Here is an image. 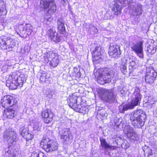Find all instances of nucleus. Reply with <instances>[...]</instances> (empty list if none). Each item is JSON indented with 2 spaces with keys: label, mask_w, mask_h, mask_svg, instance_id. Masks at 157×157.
<instances>
[{
  "label": "nucleus",
  "mask_w": 157,
  "mask_h": 157,
  "mask_svg": "<svg viewBox=\"0 0 157 157\" xmlns=\"http://www.w3.org/2000/svg\"><path fill=\"white\" fill-rule=\"evenodd\" d=\"M72 75L73 77H76L78 78L81 77V75L80 72V67H78V68L77 67H74L72 73Z\"/></svg>",
  "instance_id": "nucleus-31"
},
{
  "label": "nucleus",
  "mask_w": 157,
  "mask_h": 157,
  "mask_svg": "<svg viewBox=\"0 0 157 157\" xmlns=\"http://www.w3.org/2000/svg\"><path fill=\"white\" fill-rule=\"evenodd\" d=\"M103 51V50L100 46L96 47L95 50L92 52L93 60L96 61L100 59Z\"/></svg>",
  "instance_id": "nucleus-20"
},
{
  "label": "nucleus",
  "mask_w": 157,
  "mask_h": 157,
  "mask_svg": "<svg viewBox=\"0 0 157 157\" xmlns=\"http://www.w3.org/2000/svg\"><path fill=\"white\" fill-rule=\"evenodd\" d=\"M61 135L60 138L63 140L64 144H70L72 141L73 138L71 133L67 128H65L59 131Z\"/></svg>",
  "instance_id": "nucleus-16"
},
{
  "label": "nucleus",
  "mask_w": 157,
  "mask_h": 157,
  "mask_svg": "<svg viewBox=\"0 0 157 157\" xmlns=\"http://www.w3.org/2000/svg\"><path fill=\"white\" fill-rule=\"evenodd\" d=\"M23 137L27 141L26 144L28 145L30 143V141L33 138V135L28 132V133H27L26 135Z\"/></svg>",
  "instance_id": "nucleus-38"
},
{
  "label": "nucleus",
  "mask_w": 157,
  "mask_h": 157,
  "mask_svg": "<svg viewBox=\"0 0 157 157\" xmlns=\"http://www.w3.org/2000/svg\"><path fill=\"white\" fill-rule=\"evenodd\" d=\"M17 102V100L14 98L9 95L4 96L1 101L2 106L4 108L14 106Z\"/></svg>",
  "instance_id": "nucleus-15"
},
{
  "label": "nucleus",
  "mask_w": 157,
  "mask_h": 157,
  "mask_svg": "<svg viewBox=\"0 0 157 157\" xmlns=\"http://www.w3.org/2000/svg\"><path fill=\"white\" fill-rule=\"evenodd\" d=\"M150 102H145L144 104L147 106V107L149 109H150L152 107L155 106V99L153 100H151Z\"/></svg>",
  "instance_id": "nucleus-39"
},
{
  "label": "nucleus",
  "mask_w": 157,
  "mask_h": 157,
  "mask_svg": "<svg viewBox=\"0 0 157 157\" xmlns=\"http://www.w3.org/2000/svg\"><path fill=\"white\" fill-rule=\"evenodd\" d=\"M11 78L14 79H17V78L21 80L24 82V81L26 80V77L24 74H21L20 75H18L15 73H13L11 76Z\"/></svg>",
  "instance_id": "nucleus-30"
},
{
  "label": "nucleus",
  "mask_w": 157,
  "mask_h": 157,
  "mask_svg": "<svg viewBox=\"0 0 157 157\" xmlns=\"http://www.w3.org/2000/svg\"><path fill=\"white\" fill-rule=\"evenodd\" d=\"M156 48L155 46L153 44H148L147 47V51L151 54H154L156 52Z\"/></svg>",
  "instance_id": "nucleus-33"
},
{
  "label": "nucleus",
  "mask_w": 157,
  "mask_h": 157,
  "mask_svg": "<svg viewBox=\"0 0 157 157\" xmlns=\"http://www.w3.org/2000/svg\"><path fill=\"white\" fill-rule=\"evenodd\" d=\"M100 140L101 143L100 148L103 150L105 153L108 152L109 150L111 151L115 149L117 146L118 145V143H120L122 140L121 137H119L113 141V143L114 146H111L107 143L105 139L102 137L100 138Z\"/></svg>",
  "instance_id": "nucleus-7"
},
{
  "label": "nucleus",
  "mask_w": 157,
  "mask_h": 157,
  "mask_svg": "<svg viewBox=\"0 0 157 157\" xmlns=\"http://www.w3.org/2000/svg\"><path fill=\"white\" fill-rule=\"evenodd\" d=\"M49 34L50 39L56 43H57L61 40V37L60 34L55 31L50 29L48 32Z\"/></svg>",
  "instance_id": "nucleus-19"
},
{
  "label": "nucleus",
  "mask_w": 157,
  "mask_h": 157,
  "mask_svg": "<svg viewBox=\"0 0 157 157\" xmlns=\"http://www.w3.org/2000/svg\"><path fill=\"white\" fill-rule=\"evenodd\" d=\"M58 28L62 34H64L65 31L63 20L62 18H59L57 21Z\"/></svg>",
  "instance_id": "nucleus-26"
},
{
  "label": "nucleus",
  "mask_w": 157,
  "mask_h": 157,
  "mask_svg": "<svg viewBox=\"0 0 157 157\" xmlns=\"http://www.w3.org/2000/svg\"><path fill=\"white\" fill-rule=\"evenodd\" d=\"M109 55L112 57L117 58L121 54L120 46L116 43L110 44L109 51Z\"/></svg>",
  "instance_id": "nucleus-17"
},
{
  "label": "nucleus",
  "mask_w": 157,
  "mask_h": 157,
  "mask_svg": "<svg viewBox=\"0 0 157 157\" xmlns=\"http://www.w3.org/2000/svg\"><path fill=\"white\" fill-rule=\"evenodd\" d=\"M41 116L44 118V122L46 123H49L52 120L53 114L48 110H44L41 113Z\"/></svg>",
  "instance_id": "nucleus-22"
},
{
  "label": "nucleus",
  "mask_w": 157,
  "mask_h": 157,
  "mask_svg": "<svg viewBox=\"0 0 157 157\" xmlns=\"http://www.w3.org/2000/svg\"><path fill=\"white\" fill-rule=\"evenodd\" d=\"M120 124L118 122L117 119L114 120V126L115 128H118Z\"/></svg>",
  "instance_id": "nucleus-45"
},
{
  "label": "nucleus",
  "mask_w": 157,
  "mask_h": 157,
  "mask_svg": "<svg viewBox=\"0 0 157 157\" xmlns=\"http://www.w3.org/2000/svg\"><path fill=\"white\" fill-rule=\"evenodd\" d=\"M121 93L123 95L125 94L127 92V90L125 88H120L119 90Z\"/></svg>",
  "instance_id": "nucleus-43"
},
{
  "label": "nucleus",
  "mask_w": 157,
  "mask_h": 157,
  "mask_svg": "<svg viewBox=\"0 0 157 157\" xmlns=\"http://www.w3.org/2000/svg\"><path fill=\"white\" fill-rule=\"evenodd\" d=\"M75 111L83 113H85L88 111L87 107L81 105H78V106L75 109Z\"/></svg>",
  "instance_id": "nucleus-29"
},
{
  "label": "nucleus",
  "mask_w": 157,
  "mask_h": 157,
  "mask_svg": "<svg viewBox=\"0 0 157 157\" xmlns=\"http://www.w3.org/2000/svg\"><path fill=\"white\" fill-rule=\"evenodd\" d=\"M146 115L142 109L136 110L131 115L130 120L136 128H141L145 124Z\"/></svg>",
  "instance_id": "nucleus-4"
},
{
  "label": "nucleus",
  "mask_w": 157,
  "mask_h": 157,
  "mask_svg": "<svg viewBox=\"0 0 157 157\" xmlns=\"http://www.w3.org/2000/svg\"><path fill=\"white\" fill-rule=\"evenodd\" d=\"M20 134L23 136H24L28 132L27 131V129L25 128L24 125H21L19 129Z\"/></svg>",
  "instance_id": "nucleus-37"
},
{
  "label": "nucleus",
  "mask_w": 157,
  "mask_h": 157,
  "mask_svg": "<svg viewBox=\"0 0 157 157\" xmlns=\"http://www.w3.org/2000/svg\"><path fill=\"white\" fill-rule=\"evenodd\" d=\"M10 147V146L8 145L7 146V148H6L5 149V155L6 157H11L15 156H16V154L14 153H12L11 151L9 150Z\"/></svg>",
  "instance_id": "nucleus-35"
},
{
  "label": "nucleus",
  "mask_w": 157,
  "mask_h": 157,
  "mask_svg": "<svg viewBox=\"0 0 157 157\" xmlns=\"http://www.w3.org/2000/svg\"><path fill=\"white\" fill-rule=\"evenodd\" d=\"M3 138L5 140L13 144L16 141L17 134L12 129H8L4 132Z\"/></svg>",
  "instance_id": "nucleus-14"
},
{
  "label": "nucleus",
  "mask_w": 157,
  "mask_h": 157,
  "mask_svg": "<svg viewBox=\"0 0 157 157\" xmlns=\"http://www.w3.org/2000/svg\"><path fill=\"white\" fill-rule=\"evenodd\" d=\"M121 146L122 148L126 149L130 147V145L129 143L127 140H124L123 141V143L121 145Z\"/></svg>",
  "instance_id": "nucleus-40"
},
{
  "label": "nucleus",
  "mask_w": 157,
  "mask_h": 157,
  "mask_svg": "<svg viewBox=\"0 0 157 157\" xmlns=\"http://www.w3.org/2000/svg\"><path fill=\"white\" fill-rule=\"evenodd\" d=\"M5 115L7 118L12 119L13 118L15 115V111L14 109L9 108L6 110H4Z\"/></svg>",
  "instance_id": "nucleus-28"
},
{
  "label": "nucleus",
  "mask_w": 157,
  "mask_h": 157,
  "mask_svg": "<svg viewBox=\"0 0 157 157\" xmlns=\"http://www.w3.org/2000/svg\"><path fill=\"white\" fill-rule=\"evenodd\" d=\"M31 125L33 128L31 132L33 134H36L38 132L40 131L42 126L41 124L38 122L32 123Z\"/></svg>",
  "instance_id": "nucleus-25"
},
{
  "label": "nucleus",
  "mask_w": 157,
  "mask_h": 157,
  "mask_svg": "<svg viewBox=\"0 0 157 157\" xmlns=\"http://www.w3.org/2000/svg\"><path fill=\"white\" fill-rule=\"evenodd\" d=\"M17 33L19 35L18 32L17 30L18 29L22 36H20L22 37H26L30 35L33 31V27L32 25L29 24H26L25 25L21 24L20 25H16L14 26Z\"/></svg>",
  "instance_id": "nucleus-9"
},
{
  "label": "nucleus",
  "mask_w": 157,
  "mask_h": 157,
  "mask_svg": "<svg viewBox=\"0 0 157 157\" xmlns=\"http://www.w3.org/2000/svg\"><path fill=\"white\" fill-rule=\"evenodd\" d=\"M6 13V4L2 0H0V19L5 18Z\"/></svg>",
  "instance_id": "nucleus-24"
},
{
  "label": "nucleus",
  "mask_w": 157,
  "mask_h": 157,
  "mask_svg": "<svg viewBox=\"0 0 157 157\" xmlns=\"http://www.w3.org/2000/svg\"><path fill=\"white\" fill-rule=\"evenodd\" d=\"M127 5L132 15L137 16L142 14L143 11L141 5L134 2H128L127 0H114L112 10L114 11L115 15H117L121 13L122 6L125 7Z\"/></svg>",
  "instance_id": "nucleus-1"
},
{
  "label": "nucleus",
  "mask_w": 157,
  "mask_h": 157,
  "mask_svg": "<svg viewBox=\"0 0 157 157\" xmlns=\"http://www.w3.org/2000/svg\"><path fill=\"white\" fill-rule=\"evenodd\" d=\"M89 30L93 32L94 34L98 33V30L97 29L92 25L90 24L89 25Z\"/></svg>",
  "instance_id": "nucleus-41"
},
{
  "label": "nucleus",
  "mask_w": 157,
  "mask_h": 157,
  "mask_svg": "<svg viewBox=\"0 0 157 157\" xmlns=\"http://www.w3.org/2000/svg\"><path fill=\"white\" fill-rule=\"evenodd\" d=\"M114 74L112 69L105 68L98 70L94 75L98 82L100 84H103L110 82L114 77Z\"/></svg>",
  "instance_id": "nucleus-2"
},
{
  "label": "nucleus",
  "mask_w": 157,
  "mask_h": 157,
  "mask_svg": "<svg viewBox=\"0 0 157 157\" xmlns=\"http://www.w3.org/2000/svg\"><path fill=\"white\" fill-rule=\"evenodd\" d=\"M124 133L131 142L135 143L139 140V138L134 128L129 125H126L123 130Z\"/></svg>",
  "instance_id": "nucleus-12"
},
{
  "label": "nucleus",
  "mask_w": 157,
  "mask_h": 157,
  "mask_svg": "<svg viewBox=\"0 0 157 157\" xmlns=\"http://www.w3.org/2000/svg\"><path fill=\"white\" fill-rule=\"evenodd\" d=\"M40 6L50 14H52L56 11V6L54 0H41Z\"/></svg>",
  "instance_id": "nucleus-10"
},
{
  "label": "nucleus",
  "mask_w": 157,
  "mask_h": 157,
  "mask_svg": "<svg viewBox=\"0 0 157 157\" xmlns=\"http://www.w3.org/2000/svg\"><path fill=\"white\" fill-rule=\"evenodd\" d=\"M154 98H152L151 97H149V96H146L145 98V100L144 101V102H150L151 101L153 100L154 99Z\"/></svg>",
  "instance_id": "nucleus-44"
},
{
  "label": "nucleus",
  "mask_w": 157,
  "mask_h": 157,
  "mask_svg": "<svg viewBox=\"0 0 157 157\" xmlns=\"http://www.w3.org/2000/svg\"><path fill=\"white\" fill-rule=\"evenodd\" d=\"M44 94L47 97L49 96V97H51L52 95L51 90L50 89H47L44 92Z\"/></svg>",
  "instance_id": "nucleus-42"
},
{
  "label": "nucleus",
  "mask_w": 157,
  "mask_h": 157,
  "mask_svg": "<svg viewBox=\"0 0 157 157\" xmlns=\"http://www.w3.org/2000/svg\"><path fill=\"white\" fill-rule=\"evenodd\" d=\"M129 98L131 99V102L125 105H122L119 107V111L121 113L124 112L128 109H133L134 107L140 104L141 99V96L140 94V90L136 89L134 92L130 94Z\"/></svg>",
  "instance_id": "nucleus-3"
},
{
  "label": "nucleus",
  "mask_w": 157,
  "mask_h": 157,
  "mask_svg": "<svg viewBox=\"0 0 157 157\" xmlns=\"http://www.w3.org/2000/svg\"><path fill=\"white\" fill-rule=\"evenodd\" d=\"M136 59L134 56L129 57L126 56L122 59L121 64L120 65V69L124 74H125L127 72L126 64L128 63V68L130 71L129 73H131L133 69L134 68V67L136 64Z\"/></svg>",
  "instance_id": "nucleus-5"
},
{
  "label": "nucleus",
  "mask_w": 157,
  "mask_h": 157,
  "mask_svg": "<svg viewBox=\"0 0 157 157\" xmlns=\"http://www.w3.org/2000/svg\"><path fill=\"white\" fill-rule=\"evenodd\" d=\"M100 95L102 100L109 104L113 103L116 101V96L112 90L102 89L100 91Z\"/></svg>",
  "instance_id": "nucleus-6"
},
{
  "label": "nucleus",
  "mask_w": 157,
  "mask_h": 157,
  "mask_svg": "<svg viewBox=\"0 0 157 157\" xmlns=\"http://www.w3.org/2000/svg\"><path fill=\"white\" fill-rule=\"evenodd\" d=\"M12 81L10 83V86L11 88L12 89H15L17 87H22L24 83L21 80L17 78V79H14L11 78Z\"/></svg>",
  "instance_id": "nucleus-23"
},
{
  "label": "nucleus",
  "mask_w": 157,
  "mask_h": 157,
  "mask_svg": "<svg viewBox=\"0 0 157 157\" xmlns=\"http://www.w3.org/2000/svg\"><path fill=\"white\" fill-rule=\"evenodd\" d=\"M144 43V40H142L130 45V48L132 51L141 59H143L144 56L143 49Z\"/></svg>",
  "instance_id": "nucleus-13"
},
{
  "label": "nucleus",
  "mask_w": 157,
  "mask_h": 157,
  "mask_svg": "<svg viewBox=\"0 0 157 157\" xmlns=\"http://www.w3.org/2000/svg\"><path fill=\"white\" fill-rule=\"evenodd\" d=\"M44 155L43 153L38 150H36L32 153L30 157H44Z\"/></svg>",
  "instance_id": "nucleus-34"
},
{
  "label": "nucleus",
  "mask_w": 157,
  "mask_h": 157,
  "mask_svg": "<svg viewBox=\"0 0 157 157\" xmlns=\"http://www.w3.org/2000/svg\"><path fill=\"white\" fill-rule=\"evenodd\" d=\"M157 76V73L153 68H148L147 70L145 80L147 83H152L155 80Z\"/></svg>",
  "instance_id": "nucleus-18"
},
{
  "label": "nucleus",
  "mask_w": 157,
  "mask_h": 157,
  "mask_svg": "<svg viewBox=\"0 0 157 157\" xmlns=\"http://www.w3.org/2000/svg\"><path fill=\"white\" fill-rule=\"evenodd\" d=\"M49 78L48 76L45 73H43L40 75V81L41 82H48V79Z\"/></svg>",
  "instance_id": "nucleus-36"
},
{
  "label": "nucleus",
  "mask_w": 157,
  "mask_h": 157,
  "mask_svg": "<svg viewBox=\"0 0 157 157\" xmlns=\"http://www.w3.org/2000/svg\"><path fill=\"white\" fill-rule=\"evenodd\" d=\"M56 58L51 60L48 61V63L53 68L57 66L59 63V59H58V57Z\"/></svg>",
  "instance_id": "nucleus-32"
},
{
  "label": "nucleus",
  "mask_w": 157,
  "mask_h": 157,
  "mask_svg": "<svg viewBox=\"0 0 157 157\" xmlns=\"http://www.w3.org/2000/svg\"><path fill=\"white\" fill-rule=\"evenodd\" d=\"M77 99L78 97L74 94L69 96L67 99L69 106L74 110L78 106L77 104Z\"/></svg>",
  "instance_id": "nucleus-21"
},
{
  "label": "nucleus",
  "mask_w": 157,
  "mask_h": 157,
  "mask_svg": "<svg viewBox=\"0 0 157 157\" xmlns=\"http://www.w3.org/2000/svg\"><path fill=\"white\" fill-rule=\"evenodd\" d=\"M15 44L14 41L10 37L4 36L0 37V48L1 49L10 51Z\"/></svg>",
  "instance_id": "nucleus-11"
},
{
  "label": "nucleus",
  "mask_w": 157,
  "mask_h": 157,
  "mask_svg": "<svg viewBox=\"0 0 157 157\" xmlns=\"http://www.w3.org/2000/svg\"><path fill=\"white\" fill-rule=\"evenodd\" d=\"M50 19L51 18H50L49 19H48L46 18H44V23L47 24H49L50 23Z\"/></svg>",
  "instance_id": "nucleus-46"
},
{
  "label": "nucleus",
  "mask_w": 157,
  "mask_h": 157,
  "mask_svg": "<svg viewBox=\"0 0 157 157\" xmlns=\"http://www.w3.org/2000/svg\"><path fill=\"white\" fill-rule=\"evenodd\" d=\"M41 146L47 152H52L56 150L58 147V144L50 140L48 138H44L40 143Z\"/></svg>",
  "instance_id": "nucleus-8"
},
{
  "label": "nucleus",
  "mask_w": 157,
  "mask_h": 157,
  "mask_svg": "<svg viewBox=\"0 0 157 157\" xmlns=\"http://www.w3.org/2000/svg\"><path fill=\"white\" fill-rule=\"evenodd\" d=\"M45 56L48 61L51 60L56 58V57H58L57 53L54 51H51L46 52L45 54Z\"/></svg>",
  "instance_id": "nucleus-27"
}]
</instances>
